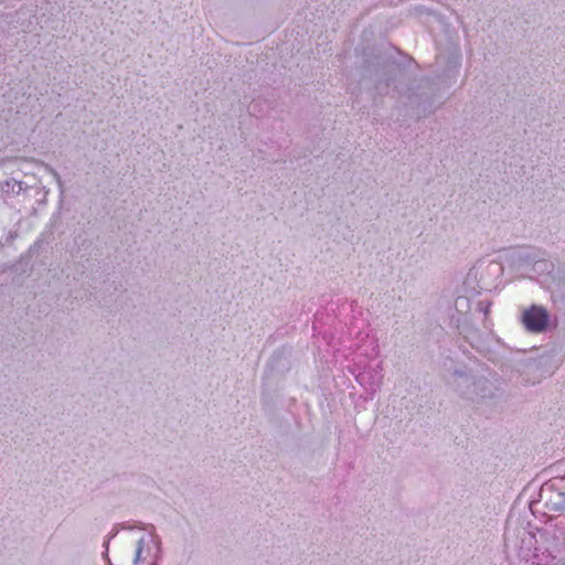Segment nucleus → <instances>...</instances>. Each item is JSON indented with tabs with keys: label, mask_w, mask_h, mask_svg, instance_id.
Instances as JSON below:
<instances>
[{
	"label": "nucleus",
	"mask_w": 565,
	"mask_h": 565,
	"mask_svg": "<svg viewBox=\"0 0 565 565\" xmlns=\"http://www.w3.org/2000/svg\"><path fill=\"white\" fill-rule=\"evenodd\" d=\"M404 77V71L393 58L387 56H377V63L374 71L375 88L381 94H386L391 85L394 84V90L398 94V103L406 111L416 119L427 117L433 114L434 89L429 79L423 78L409 85L403 90L397 83Z\"/></svg>",
	"instance_id": "1"
},
{
	"label": "nucleus",
	"mask_w": 565,
	"mask_h": 565,
	"mask_svg": "<svg viewBox=\"0 0 565 565\" xmlns=\"http://www.w3.org/2000/svg\"><path fill=\"white\" fill-rule=\"evenodd\" d=\"M452 385L458 395L475 405H483L500 396V390L484 376L455 369L451 373Z\"/></svg>",
	"instance_id": "2"
},
{
	"label": "nucleus",
	"mask_w": 565,
	"mask_h": 565,
	"mask_svg": "<svg viewBox=\"0 0 565 565\" xmlns=\"http://www.w3.org/2000/svg\"><path fill=\"white\" fill-rule=\"evenodd\" d=\"M148 532V536H141L136 543V550L132 558L134 565L154 564L161 554V537L157 534L153 524L140 526Z\"/></svg>",
	"instance_id": "3"
},
{
	"label": "nucleus",
	"mask_w": 565,
	"mask_h": 565,
	"mask_svg": "<svg viewBox=\"0 0 565 565\" xmlns=\"http://www.w3.org/2000/svg\"><path fill=\"white\" fill-rule=\"evenodd\" d=\"M556 480L563 481V478L543 483L539 493V501L542 502L550 512L563 513L565 512V491H562L556 486Z\"/></svg>",
	"instance_id": "4"
},
{
	"label": "nucleus",
	"mask_w": 565,
	"mask_h": 565,
	"mask_svg": "<svg viewBox=\"0 0 565 565\" xmlns=\"http://www.w3.org/2000/svg\"><path fill=\"white\" fill-rule=\"evenodd\" d=\"M521 322L524 328L532 333H542L546 331L550 323V312L540 305H531L521 316Z\"/></svg>",
	"instance_id": "5"
},
{
	"label": "nucleus",
	"mask_w": 565,
	"mask_h": 565,
	"mask_svg": "<svg viewBox=\"0 0 565 565\" xmlns=\"http://www.w3.org/2000/svg\"><path fill=\"white\" fill-rule=\"evenodd\" d=\"M546 253L542 249H539L537 257L533 264V268L531 270V278L536 276L541 284L545 285L546 288L555 280V274L558 270V267H555L554 263L547 259Z\"/></svg>",
	"instance_id": "6"
},
{
	"label": "nucleus",
	"mask_w": 565,
	"mask_h": 565,
	"mask_svg": "<svg viewBox=\"0 0 565 565\" xmlns=\"http://www.w3.org/2000/svg\"><path fill=\"white\" fill-rule=\"evenodd\" d=\"M547 289L557 308L565 310V267H558L555 274V280L548 285Z\"/></svg>",
	"instance_id": "7"
},
{
	"label": "nucleus",
	"mask_w": 565,
	"mask_h": 565,
	"mask_svg": "<svg viewBox=\"0 0 565 565\" xmlns=\"http://www.w3.org/2000/svg\"><path fill=\"white\" fill-rule=\"evenodd\" d=\"M382 377V363H379L375 367L365 369L355 376L358 383L371 392L380 388Z\"/></svg>",
	"instance_id": "8"
},
{
	"label": "nucleus",
	"mask_w": 565,
	"mask_h": 565,
	"mask_svg": "<svg viewBox=\"0 0 565 565\" xmlns=\"http://www.w3.org/2000/svg\"><path fill=\"white\" fill-rule=\"evenodd\" d=\"M539 249H527L516 253L513 257V266L524 277L531 278V270L535 258L537 257Z\"/></svg>",
	"instance_id": "9"
},
{
	"label": "nucleus",
	"mask_w": 565,
	"mask_h": 565,
	"mask_svg": "<svg viewBox=\"0 0 565 565\" xmlns=\"http://www.w3.org/2000/svg\"><path fill=\"white\" fill-rule=\"evenodd\" d=\"M481 279H498L503 275L504 268L500 262L490 260L479 265Z\"/></svg>",
	"instance_id": "10"
},
{
	"label": "nucleus",
	"mask_w": 565,
	"mask_h": 565,
	"mask_svg": "<svg viewBox=\"0 0 565 565\" xmlns=\"http://www.w3.org/2000/svg\"><path fill=\"white\" fill-rule=\"evenodd\" d=\"M28 189H30V186H28L24 182L15 179L6 180L1 183V191L8 194L12 193L18 195Z\"/></svg>",
	"instance_id": "11"
},
{
	"label": "nucleus",
	"mask_w": 565,
	"mask_h": 565,
	"mask_svg": "<svg viewBox=\"0 0 565 565\" xmlns=\"http://www.w3.org/2000/svg\"><path fill=\"white\" fill-rule=\"evenodd\" d=\"M47 194H49V190H45L44 188H36L35 189V195H38V203L39 204H45L46 201H47Z\"/></svg>",
	"instance_id": "12"
},
{
	"label": "nucleus",
	"mask_w": 565,
	"mask_h": 565,
	"mask_svg": "<svg viewBox=\"0 0 565 565\" xmlns=\"http://www.w3.org/2000/svg\"><path fill=\"white\" fill-rule=\"evenodd\" d=\"M491 301L488 300H480L477 303L478 311L482 312L486 317L490 312Z\"/></svg>",
	"instance_id": "13"
},
{
	"label": "nucleus",
	"mask_w": 565,
	"mask_h": 565,
	"mask_svg": "<svg viewBox=\"0 0 565 565\" xmlns=\"http://www.w3.org/2000/svg\"><path fill=\"white\" fill-rule=\"evenodd\" d=\"M47 170L52 174V177L55 179V181H56V183L58 185L61 194H63L64 193V184H63V181L61 179V175L53 168L47 167Z\"/></svg>",
	"instance_id": "14"
},
{
	"label": "nucleus",
	"mask_w": 565,
	"mask_h": 565,
	"mask_svg": "<svg viewBox=\"0 0 565 565\" xmlns=\"http://www.w3.org/2000/svg\"><path fill=\"white\" fill-rule=\"evenodd\" d=\"M143 525H146L145 523H141V522H136L134 524H130L129 522H124V523H120L118 524V526H120L121 530H127V531H132L135 529H140V526L142 527Z\"/></svg>",
	"instance_id": "15"
},
{
	"label": "nucleus",
	"mask_w": 565,
	"mask_h": 565,
	"mask_svg": "<svg viewBox=\"0 0 565 565\" xmlns=\"http://www.w3.org/2000/svg\"><path fill=\"white\" fill-rule=\"evenodd\" d=\"M119 530H121L120 526H118V524H116L115 527L113 529L111 533L109 534V537L107 540L108 543L111 539H114L118 534Z\"/></svg>",
	"instance_id": "16"
},
{
	"label": "nucleus",
	"mask_w": 565,
	"mask_h": 565,
	"mask_svg": "<svg viewBox=\"0 0 565 565\" xmlns=\"http://www.w3.org/2000/svg\"><path fill=\"white\" fill-rule=\"evenodd\" d=\"M119 530H121L120 526H118V524H116L115 527L113 529L111 533L109 534V537L107 540L108 543L111 539H114L118 534Z\"/></svg>",
	"instance_id": "17"
}]
</instances>
